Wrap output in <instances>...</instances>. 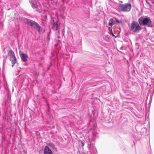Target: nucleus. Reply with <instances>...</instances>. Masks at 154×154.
<instances>
[{"label":"nucleus","mask_w":154,"mask_h":154,"mask_svg":"<svg viewBox=\"0 0 154 154\" xmlns=\"http://www.w3.org/2000/svg\"><path fill=\"white\" fill-rule=\"evenodd\" d=\"M119 23V21L117 19L115 18H111L109 22L108 25L109 26H112L113 25L116 24V23Z\"/></svg>","instance_id":"obj_7"},{"label":"nucleus","mask_w":154,"mask_h":154,"mask_svg":"<svg viewBox=\"0 0 154 154\" xmlns=\"http://www.w3.org/2000/svg\"><path fill=\"white\" fill-rule=\"evenodd\" d=\"M152 2L154 4V0H153V1Z\"/></svg>","instance_id":"obj_21"},{"label":"nucleus","mask_w":154,"mask_h":154,"mask_svg":"<svg viewBox=\"0 0 154 154\" xmlns=\"http://www.w3.org/2000/svg\"><path fill=\"white\" fill-rule=\"evenodd\" d=\"M138 22L140 26H146L149 27H152V22L150 18L146 16H143L139 18Z\"/></svg>","instance_id":"obj_2"},{"label":"nucleus","mask_w":154,"mask_h":154,"mask_svg":"<svg viewBox=\"0 0 154 154\" xmlns=\"http://www.w3.org/2000/svg\"><path fill=\"white\" fill-rule=\"evenodd\" d=\"M118 8L119 10L122 12H128L131 9V5L129 3L120 4L118 5Z\"/></svg>","instance_id":"obj_6"},{"label":"nucleus","mask_w":154,"mask_h":154,"mask_svg":"<svg viewBox=\"0 0 154 154\" xmlns=\"http://www.w3.org/2000/svg\"><path fill=\"white\" fill-rule=\"evenodd\" d=\"M49 33H48V36H49Z\"/></svg>","instance_id":"obj_24"},{"label":"nucleus","mask_w":154,"mask_h":154,"mask_svg":"<svg viewBox=\"0 0 154 154\" xmlns=\"http://www.w3.org/2000/svg\"><path fill=\"white\" fill-rule=\"evenodd\" d=\"M24 21L26 24L37 30L38 32H41V27L36 22L27 18H25Z\"/></svg>","instance_id":"obj_3"},{"label":"nucleus","mask_w":154,"mask_h":154,"mask_svg":"<svg viewBox=\"0 0 154 154\" xmlns=\"http://www.w3.org/2000/svg\"><path fill=\"white\" fill-rule=\"evenodd\" d=\"M57 37H58V38H60V36H59V35H58V36H57Z\"/></svg>","instance_id":"obj_22"},{"label":"nucleus","mask_w":154,"mask_h":154,"mask_svg":"<svg viewBox=\"0 0 154 154\" xmlns=\"http://www.w3.org/2000/svg\"><path fill=\"white\" fill-rule=\"evenodd\" d=\"M81 144H80V145L82 146V147H83V146L84 145V143L83 141H81Z\"/></svg>","instance_id":"obj_16"},{"label":"nucleus","mask_w":154,"mask_h":154,"mask_svg":"<svg viewBox=\"0 0 154 154\" xmlns=\"http://www.w3.org/2000/svg\"><path fill=\"white\" fill-rule=\"evenodd\" d=\"M48 146L51 147L52 149L55 151H57V149L55 147L54 145L52 143H49L47 144Z\"/></svg>","instance_id":"obj_12"},{"label":"nucleus","mask_w":154,"mask_h":154,"mask_svg":"<svg viewBox=\"0 0 154 154\" xmlns=\"http://www.w3.org/2000/svg\"><path fill=\"white\" fill-rule=\"evenodd\" d=\"M2 83V81H1V78H0V89L1 88V85Z\"/></svg>","instance_id":"obj_17"},{"label":"nucleus","mask_w":154,"mask_h":154,"mask_svg":"<svg viewBox=\"0 0 154 154\" xmlns=\"http://www.w3.org/2000/svg\"><path fill=\"white\" fill-rule=\"evenodd\" d=\"M50 67H49L48 68H47V69L48 70V69H50Z\"/></svg>","instance_id":"obj_20"},{"label":"nucleus","mask_w":154,"mask_h":154,"mask_svg":"<svg viewBox=\"0 0 154 154\" xmlns=\"http://www.w3.org/2000/svg\"><path fill=\"white\" fill-rule=\"evenodd\" d=\"M146 3L148 4V5H149V2L147 1V0H146Z\"/></svg>","instance_id":"obj_18"},{"label":"nucleus","mask_w":154,"mask_h":154,"mask_svg":"<svg viewBox=\"0 0 154 154\" xmlns=\"http://www.w3.org/2000/svg\"><path fill=\"white\" fill-rule=\"evenodd\" d=\"M29 2L33 9H35L39 12H42V9L41 5L37 2V0H29Z\"/></svg>","instance_id":"obj_4"},{"label":"nucleus","mask_w":154,"mask_h":154,"mask_svg":"<svg viewBox=\"0 0 154 154\" xmlns=\"http://www.w3.org/2000/svg\"><path fill=\"white\" fill-rule=\"evenodd\" d=\"M111 33H112V35L113 36H114V35L113 34V33H112V30L111 29Z\"/></svg>","instance_id":"obj_19"},{"label":"nucleus","mask_w":154,"mask_h":154,"mask_svg":"<svg viewBox=\"0 0 154 154\" xmlns=\"http://www.w3.org/2000/svg\"><path fill=\"white\" fill-rule=\"evenodd\" d=\"M6 53V51H5V53Z\"/></svg>","instance_id":"obj_26"},{"label":"nucleus","mask_w":154,"mask_h":154,"mask_svg":"<svg viewBox=\"0 0 154 154\" xmlns=\"http://www.w3.org/2000/svg\"><path fill=\"white\" fill-rule=\"evenodd\" d=\"M10 61H11V63L12 64V67H13L15 64L17 63V60L16 57H15L11 59H10Z\"/></svg>","instance_id":"obj_11"},{"label":"nucleus","mask_w":154,"mask_h":154,"mask_svg":"<svg viewBox=\"0 0 154 154\" xmlns=\"http://www.w3.org/2000/svg\"><path fill=\"white\" fill-rule=\"evenodd\" d=\"M21 59L24 62H26L27 60V58L28 56L27 54L24 53H21L20 54Z\"/></svg>","instance_id":"obj_9"},{"label":"nucleus","mask_w":154,"mask_h":154,"mask_svg":"<svg viewBox=\"0 0 154 154\" xmlns=\"http://www.w3.org/2000/svg\"><path fill=\"white\" fill-rule=\"evenodd\" d=\"M20 70H18V72H20Z\"/></svg>","instance_id":"obj_23"},{"label":"nucleus","mask_w":154,"mask_h":154,"mask_svg":"<svg viewBox=\"0 0 154 154\" xmlns=\"http://www.w3.org/2000/svg\"><path fill=\"white\" fill-rule=\"evenodd\" d=\"M58 26L57 23L54 22L52 28V29H54L55 30H57Z\"/></svg>","instance_id":"obj_13"},{"label":"nucleus","mask_w":154,"mask_h":154,"mask_svg":"<svg viewBox=\"0 0 154 154\" xmlns=\"http://www.w3.org/2000/svg\"><path fill=\"white\" fill-rule=\"evenodd\" d=\"M53 55L54 56V54H53L52 55V56H51L50 57V59L51 60H56V57L54 56V58H52Z\"/></svg>","instance_id":"obj_14"},{"label":"nucleus","mask_w":154,"mask_h":154,"mask_svg":"<svg viewBox=\"0 0 154 154\" xmlns=\"http://www.w3.org/2000/svg\"><path fill=\"white\" fill-rule=\"evenodd\" d=\"M97 135V133L93 132L91 141L89 139V141L87 143L89 151L91 153L94 154H95L97 152L96 149L94 146V143L95 139L98 137Z\"/></svg>","instance_id":"obj_1"},{"label":"nucleus","mask_w":154,"mask_h":154,"mask_svg":"<svg viewBox=\"0 0 154 154\" xmlns=\"http://www.w3.org/2000/svg\"><path fill=\"white\" fill-rule=\"evenodd\" d=\"M142 29L139 23L135 21H133L131 24V27L129 28L130 31L134 32H138Z\"/></svg>","instance_id":"obj_5"},{"label":"nucleus","mask_w":154,"mask_h":154,"mask_svg":"<svg viewBox=\"0 0 154 154\" xmlns=\"http://www.w3.org/2000/svg\"><path fill=\"white\" fill-rule=\"evenodd\" d=\"M8 55L9 56L10 59L16 57L14 53L12 50H11L8 51Z\"/></svg>","instance_id":"obj_10"},{"label":"nucleus","mask_w":154,"mask_h":154,"mask_svg":"<svg viewBox=\"0 0 154 154\" xmlns=\"http://www.w3.org/2000/svg\"><path fill=\"white\" fill-rule=\"evenodd\" d=\"M44 154H53V152L48 146H46L45 147Z\"/></svg>","instance_id":"obj_8"},{"label":"nucleus","mask_w":154,"mask_h":154,"mask_svg":"<svg viewBox=\"0 0 154 154\" xmlns=\"http://www.w3.org/2000/svg\"><path fill=\"white\" fill-rule=\"evenodd\" d=\"M59 42H60V40H58V41L57 42V43L55 45V47H57V46L59 44Z\"/></svg>","instance_id":"obj_15"},{"label":"nucleus","mask_w":154,"mask_h":154,"mask_svg":"<svg viewBox=\"0 0 154 154\" xmlns=\"http://www.w3.org/2000/svg\"><path fill=\"white\" fill-rule=\"evenodd\" d=\"M51 29H50V32H51Z\"/></svg>","instance_id":"obj_25"}]
</instances>
